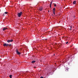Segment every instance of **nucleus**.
<instances>
[{
    "instance_id": "4",
    "label": "nucleus",
    "mask_w": 78,
    "mask_h": 78,
    "mask_svg": "<svg viewBox=\"0 0 78 78\" xmlns=\"http://www.w3.org/2000/svg\"><path fill=\"white\" fill-rule=\"evenodd\" d=\"M13 40H8L7 41V42H8L9 43V42H13Z\"/></svg>"
},
{
    "instance_id": "5",
    "label": "nucleus",
    "mask_w": 78,
    "mask_h": 78,
    "mask_svg": "<svg viewBox=\"0 0 78 78\" xmlns=\"http://www.w3.org/2000/svg\"><path fill=\"white\" fill-rule=\"evenodd\" d=\"M38 9L40 11H42V10L43 9V7H41L39 8Z\"/></svg>"
},
{
    "instance_id": "7",
    "label": "nucleus",
    "mask_w": 78,
    "mask_h": 78,
    "mask_svg": "<svg viewBox=\"0 0 78 78\" xmlns=\"http://www.w3.org/2000/svg\"><path fill=\"white\" fill-rule=\"evenodd\" d=\"M2 30L3 31H5V30H8V28H7L4 27Z\"/></svg>"
},
{
    "instance_id": "16",
    "label": "nucleus",
    "mask_w": 78,
    "mask_h": 78,
    "mask_svg": "<svg viewBox=\"0 0 78 78\" xmlns=\"http://www.w3.org/2000/svg\"><path fill=\"white\" fill-rule=\"evenodd\" d=\"M50 6L51 8V5H50Z\"/></svg>"
},
{
    "instance_id": "17",
    "label": "nucleus",
    "mask_w": 78,
    "mask_h": 78,
    "mask_svg": "<svg viewBox=\"0 0 78 78\" xmlns=\"http://www.w3.org/2000/svg\"><path fill=\"white\" fill-rule=\"evenodd\" d=\"M68 43H69V42H68V41H67V42H66V44H68Z\"/></svg>"
},
{
    "instance_id": "18",
    "label": "nucleus",
    "mask_w": 78,
    "mask_h": 78,
    "mask_svg": "<svg viewBox=\"0 0 78 78\" xmlns=\"http://www.w3.org/2000/svg\"><path fill=\"white\" fill-rule=\"evenodd\" d=\"M40 78H44V77L42 76H41L40 77Z\"/></svg>"
},
{
    "instance_id": "13",
    "label": "nucleus",
    "mask_w": 78,
    "mask_h": 78,
    "mask_svg": "<svg viewBox=\"0 0 78 78\" xmlns=\"http://www.w3.org/2000/svg\"><path fill=\"white\" fill-rule=\"evenodd\" d=\"M52 4V1H51L50 3V5H51Z\"/></svg>"
},
{
    "instance_id": "14",
    "label": "nucleus",
    "mask_w": 78,
    "mask_h": 78,
    "mask_svg": "<svg viewBox=\"0 0 78 78\" xmlns=\"http://www.w3.org/2000/svg\"><path fill=\"white\" fill-rule=\"evenodd\" d=\"M8 45L9 46V47H10L11 46V44H8Z\"/></svg>"
},
{
    "instance_id": "15",
    "label": "nucleus",
    "mask_w": 78,
    "mask_h": 78,
    "mask_svg": "<svg viewBox=\"0 0 78 78\" xmlns=\"http://www.w3.org/2000/svg\"><path fill=\"white\" fill-rule=\"evenodd\" d=\"M54 6L55 7V6H56V4H54Z\"/></svg>"
},
{
    "instance_id": "12",
    "label": "nucleus",
    "mask_w": 78,
    "mask_h": 78,
    "mask_svg": "<svg viewBox=\"0 0 78 78\" xmlns=\"http://www.w3.org/2000/svg\"><path fill=\"white\" fill-rule=\"evenodd\" d=\"M5 14H8V12H4Z\"/></svg>"
},
{
    "instance_id": "2",
    "label": "nucleus",
    "mask_w": 78,
    "mask_h": 78,
    "mask_svg": "<svg viewBox=\"0 0 78 78\" xmlns=\"http://www.w3.org/2000/svg\"><path fill=\"white\" fill-rule=\"evenodd\" d=\"M16 52L17 55H20V52L19 51H18V50L16 49Z\"/></svg>"
},
{
    "instance_id": "20",
    "label": "nucleus",
    "mask_w": 78,
    "mask_h": 78,
    "mask_svg": "<svg viewBox=\"0 0 78 78\" xmlns=\"http://www.w3.org/2000/svg\"><path fill=\"white\" fill-rule=\"evenodd\" d=\"M54 56H55V54H54Z\"/></svg>"
},
{
    "instance_id": "11",
    "label": "nucleus",
    "mask_w": 78,
    "mask_h": 78,
    "mask_svg": "<svg viewBox=\"0 0 78 78\" xmlns=\"http://www.w3.org/2000/svg\"><path fill=\"white\" fill-rule=\"evenodd\" d=\"M12 75H9V77L10 78H12Z\"/></svg>"
},
{
    "instance_id": "10",
    "label": "nucleus",
    "mask_w": 78,
    "mask_h": 78,
    "mask_svg": "<svg viewBox=\"0 0 78 78\" xmlns=\"http://www.w3.org/2000/svg\"><path fill=\"white\" fill-rule=\"evenodd\" d=\"M70 30H72V26H70Z\"/></svg>"
},
{
    "instance_id": "8",
    "label": "nucleus",
    "mask_w": 78,
    "mask_h": 78,
    "mask_svg": "<svg viewBox=\"0 0 78 78\" xmlns=\"http://www.w3.org/2000/svg\"><path fill=\"white\" fill-rule=\"evenodd\" d=\"M76 1H73V5H75V4H76Z\"/></svg>"
},
{
    "instance_id": "6",
    "label": "nucleus",
    "mask_w": 78,
    "mask_h": 78,
    "mask_svg": "<svg viewBox=\"0 0 78 78\" xmlns=\"http://www.w3.org/2000/svg\"><path fill=\"white\" fill-rule=\"evenodd\" d=\"M8 44H6V43H5L3 44V46L4 47H8Z\"/></svg>"
},
{
    "instance_id": "1",
    "label": "nucleus",
    "mask_w": 78,
    "mask_h": 78,
    "mask_svg": "<svg viewBox=\"0 0 78 78\" xmlns=\"http://www.w3.org/2000/svg\"><path fill=\"white\" fill-rule=\"evenodd\" d=\"M22 12H20V13H17V16L19 17H20L21 16H22Z\"/></svg>"
},
{
    "instance_id": "21",
    "label": "nucleus",
    "mask_w": 78,
    "mask_h": 78,
    "mask_svg": "<svg viewBox=\"0 0 78 78\" xmlns=\"http://www.w3.org/2000/svg\"><path fill=\"white\" fill-rule=\"evenodd\" d=\"M48 74H47V75H48Z\"/></svg>"
},
{
    "instance_id": "19",
    "label": "nucleus",
    "mask_w": 78,
    "mask_h": 78,
    "mask_svg": "<svg viewBox=\"0 0 78 78\" xmlns=\"http://www.w3.org/2000/svg\"><path fill=\"white\" fill-rule=\"evenodd\" d=\"M49 11H48V12H49Z\"/></svg>"
},
{
    "instance_id": "3",
    "label": "nucleus",
    "mask_w": 78,
    "mask_h": 78,
    "mask_svg": "<svg viewBox=\"0 0 78 78\" xmlns=\"http://www.w3.org/2000/svg\"><path fill=\"white\" fill-rule=\"evenodd\" d=\"M56 10L55 9V8H54L53 9V14L54 15H55V10Z\"/></svg>"
},
{
    "instance_id": "9",
    "label": "nucleus",
    "mask_w": 78,
    "mask_h": 78,
    "mask_svg": "<svg viewBox=\"0 0 78 78\" xmlns=\"http://www.w3.org/2000/svg\"><path fill=\"white\" fill-rule=\"evenodd\" d=\"M36 62V61H32V64H33L34 63H35V62Z\"/></svg>"
}]
</instances>
